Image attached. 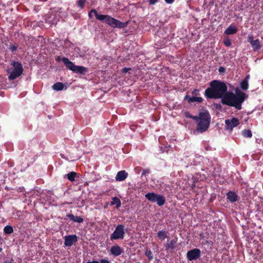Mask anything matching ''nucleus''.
<instances>
[{
    "mask_svg": "<svg viewBox=\"0 0 263 263\" xmlns=\"http://www.w3.org/2000/svg\"><path fill=\"white\" fill-rule=\"evenodd\" d=\"M77 175V173L75 172H71L69 173L66 174L64 178H67L70 181H73Z\"/></svg>",
    "mask_w": 263,
    "mask_h": 263,
    "instance_id": "20",
    "label": "nucleus"
},
{
    "mask_svg": "<svg viewBox=\"0 0 263 263\" xmlns=\"http://www.w3.org/2000/svg\"><path fill=\"white\" fill-rule=\"evenodd\" d=\"M2 250H3V249L1 247H0V252H1L2 251Z\"/></svg>",
    "mask_w": 263,
    "mask_h": 263,
    "instance_id": "48",
    "label": "nucleus"
},
{
    "mask_svg": "<svg viewBox=\"0 0 263 263\" xmlns=\"http://www.w3.org/2000/svg\"><path fill=\"white\" fill-rule=\"evenodd\" d=\"M242 135L245 138H251L252 134L250 129H244L242 131Z\"/></svg>",
    "mask_w": 263,
    "mask_h": 263,
    "instance_id": "26",
    "label": "nucleus"
},
{
    "mask_svg": "<svg viewBox=\"0 0 263 263\" xmlns=\"http://www.w3.org/2000/svg\"><path fill=\"white\" fill-rule=\"evenodd\" d=\"M92 14H94L97 20L107 24L110 27L115 28L122 29L127 27L128 22L123 23L109 15L99 14L95 9H92L88 13L90 18L92 17Z\"/></svg>",
    "mask_w": 263,
    "mask_h": 263,
    "instance_id": "3",
    "label": "nucleus"
},
{
    "mask_svg": "<svg viewBox=\"0 0 263 263\" xmlns=\"http://www.w3.org/2000/svg\"><path fill=\"white\" fill-rule=\"evenodd\" d=\"M17 49V46L13 44H10L9 47V49L13 52H14L16 51Z\"/></svg>",
    "mask_w": 263,
    "mask_h": 263,
    "instance_id": "33",
    "label": "nucleus"
},
{
    "mask_svg": "<svg viewBox=\"0 0 263 263\" xmlns=\"http://www.w3.org/2000/svg\"><path fill=\"white\" fill-rule=\"evenodd\" d=\"M184 100H187L189 103H192L194 102H197L201 103L203 101V99L200 97H191L189 95H186L184 97Z\"/></svg>",
    "mask_w": 263,
    "mask_h": 263,
    "instance_id": "15",
    "label": "nucleus"
},
{
    "mask_svg": "<svg viewBox=\"0 0 263 263\" xmlns=\"http://www.w3.org/2000/svg\"><path fill=\"white\" fill-rule=\"evenodd\" d=\"M86 2V0H77L76 4L81 9H83Z\"/></svg>",
    "mask_w": 263,
    "mask_h": 263,
    "instance_id": "29",
    "label": "nucleus"
},
{
    "mask_svg": "<svg viewBox=\"0 0 263 263\" xmlns=\"http://www.w3.org/2000/svg\"><path fill=\"white\" fill-rule=\"evenodd\" d=\"M199 121L197 124V130L200 133H203L208 130L211 123V116L208 110L200 112L197 117Z\"/></svg>",
    "mask_w": 263,
    "mask_h": 263,
    "instance_id": "4",
    "label": "nucleus"
},
{
    "mask_svg": "<svg viewBox=\"0 0 263 263\" xmlns=\"http://www.w3.org/2000/svg\"><path fill=\"white\" fill-rule=\"evenodd\" d=\"M78 241V237L76 235H69L64 237V245L66 247H71Z\"/></svg>",
    "mask_w": 263,
    "mask_h": 263,
    "instance_id": "10",
    "label": "nucleus"
},
{
    "mask_svg": "<svg viewBox=\"0 0 263 263\" xmlns=\"http://www.w3.org/2000/svg\"><path fill=\"white\" fill-rule=\"evenodd\" d=\"M165 2L167 3V4H172L174 1L175 0H164Z\"/></svg>",
    "mask_w": 263,
    "mask_h": 263,
    "instance_id": "42",
    "label": "nucleus"
},
{
    "mask_svg": "<svg viewBox=\"0 0 263 263\" xmlns=\"http://www.w3.org/2000/svg\"><path fill=\"white\" fill-rule=\"evenodd\" d=\"M144 254L146 256L148 257L149 260L150 261L152 260L154 258L153 253L149 248H146L145 249Z\"/></svg>",
    "mask_w": 263,
    "mask_h": 263,
    "instance_id": "25",
    "label": "nucleus"
},
{
    "mask_svg": "<svg viewBox=\"0 0 263 263\" xmlns=\"http://www.w3.org/2000/svg\"><path fill=\"white\" fill-rule=\"evenodd\" d=\"M205 242H206V243H210L211 242V241H208V240H206V241H205Z\"/></svg>",
    "mask_w": 263,
    "mask_h": 263,
    "instance_id": "47",
    "label": "nucleus"
},
{
    "mask_svg": "<svg viewBox=\"0 0 263 263\" xmlns=\"http://www.w3.org/2000/svg\"><path fill=\"white\" fill-rule=\"evenodd\" d=\"M210 234L208 232L206 231L204 232H202L199 234V239L202 240L204 238H208L209 237Z\"/></svg>",
    "mask_w": 263,
    "mask_h": 263,
    "instance_id": "30",
    "label": "nucleus"
},
{
    "mask_svg": "<svg viewBox=\"0 0 263 263\" xmlns=\"http://www.w3.org/2000/svg\"><path fill=\"white\" fill-rule=\"evenodd\" d=\"M110 252L114 256H118L123 252V250L119 246L115 245L110 248Z\"/></svg>",
    "mask_w": 263,
    "mask_h": 263,
    "instance_id": "11",
    "label": "nucleus"
},
{
    "mask_svg": "<svg viewBox=\"0 0 263 263\" xmlns=\"http://www.w3.org/2000/svg\"><path fill=\"white\" fill-rule=\"evenodd\" d=\"M225 70H226L225 68L223 67H222V66L219 67V68L218 69V71L220 73L224 72L225 71Z\"/></svg>",
    "mask_w": 263,
    "mask_h": 263,
    "instance_id": "38",
    "label": "nucleus"
},
{
    "mask_svg": "<svg viewBox=\"0 0 263 263\" xmlns=\"http://www.w3.org/2000/svg\"><path fill=\"white\" fill-rule=\"evenodd\" d=\"M184 115H185V117H186L187 118H191V119H194L195 120H197L198 116H192L188 111H185L184 112Z\"/></svg>",
    "mask_w": 263,
    "mask_h": 263,
    "instance_id": "32",
    "label": "nucleus"
},
{
    "mask_svg": "<svg viewBox=\"0 0 263 263\" xmlns=\"http://www.w3.org/2000/svg\"><path fill=\"white\" fill-rule=\"evenodd\" d=\"M254 37L253 35L249 36L248 39V42H249L251 44L254 41Z\"/></svg>",
    "mask_w": 263,
    "mask_h": 263,
    "instance_id": "35",
    "label": "nucleus"
},
{
    "mask_svg": "<svg viewBox=\"0 0 263 263\" xmlns=\"http://www.w3.org/2000/svg\"><path fill=\"white\" fill-rule=\"evenodd\" d=\"M223 44L227 47H230L231 46V42L229 37H226L223 40Z\"/></svg>",
    "mask_w": 263,
    "mask_h": 263,
    "instance_id": "31",
    "label": "nucleus"
},
{
    "mask_svg": "<svg viewBox=\"0 0 263 263\" xmlns=\"http://www.w3.org/2000/svg\"><path fill=\"white\" fill-rule=\"evenodd\" d=\"M158 2V0H148V2L151 5H154Z\"/></svg>",
    "mask_w": 263,
    "mask_h": 263,
    "instance_id": "40",
    "label": "nucleus"
},
{
    "mask_svg": "<svg viewBox=\"0 0 263 263\" xmlns=\"http://www.w3.org/2000/svg\"><path fill=\"white\" fill-rule=\"evenodd\" d=\"M61 60V58L60 56H57L56 58H55V61L57 62H60Z\"/></svg>",
    "mask_w": 263,
    "mask_h": 263,
    "instance_id": "43",
    "label": "nucleus"
},
{
    "mask_svg": "<svg viewBox=\"0 0 263 263\" xmlns=\"http://www.w3.org/2000/svg\"><path fill=\"white\" fill-rule=\"evenodd\" d=\"M86 263H99V262L98 261H97V260H93L92 261H87Z\"/></svg>",
    "mask_w": 263,
    "mask_h": 263,
    "instance_id": "45",
    "label": "nucleus"
},
{
    "mask_svg": "<svg viewBox=\"0 0 263 263\" xmlns=\"http://www.w3.org/2000/svg\"><path fill=\"white\" fill-rule=\"evenodd\" d=\"M198 92H199V90L197 89H195L193 92H192V93L194 95H198Z\"/></svg>",
    "mask_w": 263,
    "mask_h": 263,
    "instance_id": "41",
    "label": "nucleus"
},
{
    "mask_svg": "<svg viewBox=\"0 0 263 263\" xmlns=\"http://www.w3.org/2000/svg\"><path fill=\"white\" fill-rule=\"evenodd\" d=\"M135 263H140V262H135Z\"/></svg>",
    "mask_w": 263,
    "mask_h": 263,
    "instance_id": "49",
    "label": "nucleus"
},
{
    "mask_svg": "<svg viewBox=\"0 0 263 263\" xmlns=\"http://www.w3.org/2000/svg\"><path fill=\"white\" fill-rule=\"evenodd\" d=\"M201 254L200 249L194 248L189 251L186 253V258L189 261L196 260L199 259Z\"/></svg>",
    "mask_w": 263,
    "mask_h": 263,
    "instance_id": "8",
    "label": "nucleus"
},
{
    "mask_svg": "<svg viewBox=\"0 0 263 263\" xmlns=\"http://www.w3.org/2000/svg\"><path fill=\"white\" fill-rule=\"evenodd\" d=\"M111 205H116L117 208L121 206V201L120 199L117 197H115L112 199L111 201Z\"/></svg>",
    "mask_w": 263,
    "mask_h": 263,
    "instance_id": "24",
    "label": "nucleus"
},
{
    "mask_svg": "<svg viewBox=\"0 0 263 263\" xmlns=\"http://www.w3.org/2000/svg\"><path fill=\"white\" fill-rule=\"evenodd\" d=\"M69 218L74 222L81 223L83 221V218L80 216H75L74 215H67Z\"/></svg>",
    "mask_w": 263,
    "mask_h": 263,
    "instance_id": "21",
    "label": "nucleus"
},
{
    "mask_svg": "<svg viewBox=\"0 0 263 263\" xmlns=\"http://www.w3.org/2000/svg\"><path fill=\"white\" fill-rule=\"evenodd\" d=\"M62 61L67 69L75 73L85 74L88 71L87 68L82 66L76 65L73 62L69 61L67 58L63 57Z\"/></svg>",
    "mask_w": 263,
    "mask_h": 263,
    "instance_id": "5",
    "label": "nucleus"
},
{
    "mask_svg": "<svg viewBox=\"0 0 263 263\" xmlns=\"http://www.w3.org/2000/svg\"><path fill=\"white\" fill-rule=\"evenodd\" d=\"M251 46L255 51L261 48L260 41L258 39L253 41V42L251 44Z\"/></svg>",
    "mask_w": 263,
    "mask_h": 263,
    "instance_id": "22",
    "label": "nucleus"
},
{
    "mask_svg": "<svg viewBox=\"0 0 263 263\" xmlns=\"http://www.w3.org/2000/svg\"><path fill=\"white\" fill-rule=\"evenodd\" d=\"M4 232L6 234H10L13 232V229L10 226H7L4 228Z\"/></svg>",
    "mask_w": 263,
    "mask_h": 263,
    "instance_id": "28",
    "label": "nucleus"
},
{
    "mask_svg": "<svg viewBox=\"0 0 263 263\" xmlns=\"http://www.w3.org/2000/svg\"><path fill=\"white\" fill-rule=\"evenodd\" d=\"M249 79V75H248L246 77V78L243 80H247L248 82V79Z\"/></svg>",
    "mask_w": 263,
    "mask_h": 263,
    "instance_id": "46",
    "label": "nucleus"
},
{
    "mask_svg": "<svg viewBox=\"0 0 263 263\" xmlns=\"http://www.w3.org/2000/svg\"><path fill=\"white\" fill-rule=\"evenodd\" d=\"M149 169H144L142 173V176H145L146 174H149L150 173Z\"/></svg>",
    "mask_w": 263,
    "mask_h": 263,
    "instance_id": "34",
    "label": "nucleus"
},
{
    "mask_svg": "<svg viewBox=\"0 0 263 263\" xmlns=\"http://www.w3.org/2000/svg\"><path fill=\"white\" fill-rule=\"evenodd\" d=\"M210 86L204 92L205 96L208 99L222 98L228 90L227 85L220 81H212L210 82Z\"/></svg>",
    "mask_w": 263,
    "mask_h": 263,
    "instance_id": "2",
    "label": "nucleus"
},
{
    "mask_svg": "<svg viewBox=\"0 0 263 263\" xmlns=\"http://www.w3.org/2000/svg\"><path fill=\"white\" fill-rule=\"evenodd\" d=\"M240 87L241 89L243 90H246L248 89L249 84L247 80H242L240 82Z\"/></svg>",
    "mask_w": 263,
    "mask_h": 263,
    "instance_id": "27",
    "label": "nucleus"
},
{
    "mask_svg": "<svg viewBox=\"0 0 263 263\" xmlns=\"http://www.w3.org/2000/svg\"><path fill=\"white\" fill-rule=\"evenodd\" d=\"M235 91V95L227 90L221 98V102L222 104L234 107L237 109L240 110L242 108L241 104L248 98V95L241 91L238 88H236Z\"/></svg>",
    "mask_w": 263,
    "mask_h": 263,
    "instance_id": "1",
    "label": "nucleus"
},
{
    "mask_svg": "<svg viewBox=\"0 0 263 263\" xmlns=\"http://www.w3.org/2000/svg\"><path fill=\"white\" fill-rule=\"evenodd\" d=\"M237 31V27L235 25L231 24L224 31V33L227 35H232L235 34Z\"/></svg>",
    "mask_w": 263,
    "mask_h": 263,
    "instance_id": "14",
    "label": "nucleus"
},
{
    "mask_svg": "<svg viewBox=\"0 0 263 263\" xmlns=\"http://www.w3.org/2000/svg\"><path fill=\"white\" fill-rule=\"evenodd\" d=\"M124 226L118 224L114 232L110 235V238L111 240L123 239L124 237Z\"/></svg>",
    "mask_w": 263,
    "mask_h": 263,
    "instance_id": "7",
    "label": "nucleus"
},
{
    "mask_svg": "<svg viewBox=\"0 0 263 263\" xmlns=\"http://www.w3.org/2000/svg\"><path fill=\"white\" fill-rule=\"evenodd\" d=\"M225 124L226 129L232 130L234 127L239 124V121L237 118H232L231 120H226Z\"/></svg>",
    "mask_w": 263,
    "mask_h": 263,
    "instance_id": "9",
    "label": "nucleus"
},
{
    "mask_svg": "<svg viewBox=\"0 0 263 263\" xmlns=\"http://www.w3.org/2000/svg\"><path fill=\"white\" fill-rule=\"evenodd\" d=\"M64 86V85L63 83L57 82L52 85V88L54 90L60 91L63 89Z\"/></svg>",
    "mask_w": 263,
    "mask_h": 263,
    "instance_id": "18",
    "label": "nucleus"
},
{
    "mask_svg": "<svg viewBox=\"0 0 263 263\" xmlns=\"http://www.w3.org/2000/svg\"><path fill=\"white\" fill-rule=\"evenodd\" d=\"M157 237L161 240H164L167 237L166 232L165 231H159L157 233Z\"/></svg>",
    "mask_w": 263,
    "mask_h": 263,
    "instance_id": "23",
    "label": "nucleus"
},
{
    "mask_svg": "<svg viewBox=\"0 0 263 263\" xmlns=\"http://www.w3.org/2000/svg\"><path fill=\"white\" fill-rule=\"evenodd\" d=\"M128 176V173L125 171H120L118 172L115 177L117 181H123L126 179Z\"/></svg>",
    "mask_w": 263,
    "mask_h": 263,
    "instance_id": "13",
    "label": "nucleus"
},
{
    "mask_svg": "<svg viewBox=\"0 0 263 263\" xmlns=\"http://www.w3.org/2000/svg\"><path fill=\"white\" fill-rule=\"evenodd\" d=\"M11 65L13 67V70L11 71L10 69L7 70V72L9 73L8 79L10 81L13 80L20 76H21L24 71V69L22 64L16 61H13L11 63Z\"/></svg>",
    "mask_w": 263,
    "mask_h": 263,
    "instance_id": "6",
    "label": "nucleus"
},
{
    "mask_svg": "<svg viewBox=\"0 0 263 263\" xmlns=\"http://www.w3.org/2000/svg\"><path fill=\"white\" fill-rule=\"evenodd\" d=\"M215 105H216V108L217 109H220L221 107V105L220 104H216Z\"/></svg>",
    "mask_w": 263,
    "mask_h": 263,
    "instance_id": "44",
    "label": "nucleus"
},
{
    "mask_svg": "<svg viewBox=\"0 0 263 263\" xmlns=\"http://www.w3.org/2000/svg\"><path fill=\"white\" fill-rule=\"evenodd\" d=\"M100 263H110V262L107 259H102L100 260Z\"/></svg>",
    "mask_w": 263,
    "mask_h": 263,
    "instance_id": "39",
    "label": "nucleus"
},
{
    "mask_svg": "<svg viewBox=\"0 0 263 263\" xmlns=\"http://www.w3.org/2000/svg\"><path fill=\"white\" fill-rule=\"evenodd\" d=\"M131 70L130 68L124 67V68H122L121 71L123 73H126L128 70Z\"/></svg>",
    "mask_w": 263,
    "mask_h": 263,
    "instance_id": "37",
    "label": "nucleus"
},
{
    "mask_svg": "<svg viewBox=\"0 0 263 263\" xmlns=\"http://www.w3.org/2000/svg\"><path fill=\"white\" fill-rule=\"evenodd\" d=\"M158 194L154 193H148L145 195V197L152 202H156Z\"/></svg>",
    "mask_w": 263,
    "mask_h": 263,
    "instance_id": "17",
    "label": "nucleus"
},
{
    "mask_svg": "<svg viewBox=\"0 0 263 263\" xmlns=\"http://www.w3.org/2000/svg\"><path fill=\"white\" fill-rule=\"evenodd\" d=\"M227 199L231 202H234L238 199L237 194L233 191L228 192L227 194Z\"/></svg>",
    "mask_w": 263,
    "mask_h": 263,
    "instance_id": "16",
    "label": "nucleus"
},
{
    "mask_svg": "<svg viewBox=\"0 0 263 263\" xmlns=\"http://www.w3.org/2000/svg\"><path fill=\"white\" fill-rule=\"evenodd\" d=\"M168 242L165 245V250L168 251L170 250L174 249L177 247V238H175L171 239L170 241L168 240Z\"/></svg>",
    "mask_w": 263,
    "mask_h": 263,
    "instance_id": "12",
    "label": "nucleus"
},
{
    "mask_svg": "<svg viewBox=\"0 0 263 263\" xmlns=\"http://www.w3.org/2000/svg\"><path fill=\"white\" fill-rule=\"evenodd\" d=\"M165 201V197L164 196H163L162 195L158 194L157 198H156V202H157V204L159 205V206H162L164 204Z\"/></svg>",
    "mask_w": 263,
    "mask_h": 263,
    "instance_id": "19",
    "label": "nucleus"
},
{
    "mask_svg": "<svg viewBox=\"0 0 263 263\" xmlns=\"http://www.w3.org/2000/svg\"><path fill=\"white\" fill-rule=\"evenodd\" d=\"M17 192H23L25 191V188L23 186L19 187L15 189Z\"/></svg>",
    "mask_w": 263,
    "mask_h": 263,
    "instance_id": "36",
    "label": "nucleus"
}]
</instances>
